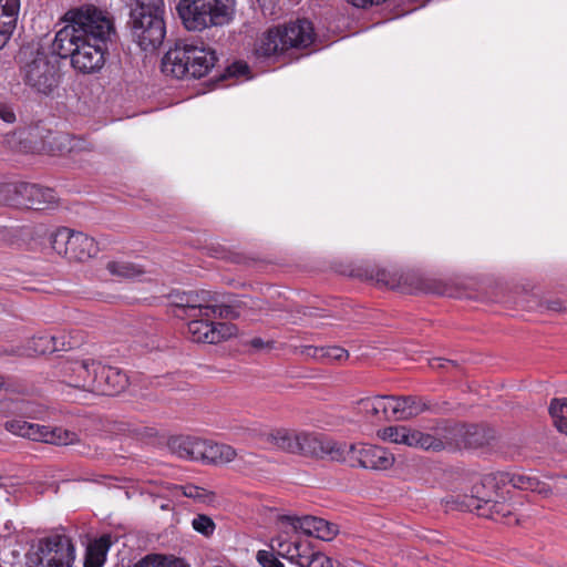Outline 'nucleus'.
Listing matches in <instances>:
<instances>
[{"label":"nucleus","mask_w":567,"mask_h":567,"mask_svg":"<svg viewBox=\"0 0 567 567\" xmlns=\"http://www.w3.org/2000/svg\"><path fill=\"white\" fill-rule=\"evenodd\" d=\"M216 61V52L203 43L177 42L163 56L162 71L176 79H199L208 74Z\"/></svg>","instance_id":"7ed1b4c3"},{"label":"nucleus","mask_w":567,"mask_h":567,"mask_svg":"<svg viewBox=\"0 0 567 567\" xmlns=\"http://www.w3.org/2000/svg\"><path fill=\"white\" fill-rule=\"evenodd\" d=\"M313 42V27L308 20H298L265 31L255 43L257 58H278L289 49L307 48Z\"/></svg>","instance_id":"20e7f679"},{"label":"nucleus","mask_w":567,"mask_h":567,"mask_svg":"<svg viewBox=\"0 0 567 567\" xmlns=\"http://www.w3.org/2000/svg\"><path fill=\"white\" fill-rule=\"evenodd\" d=\"M93 384L91 392L102 395H115L122 392L128 379L126 374L118 368L104 365L101 362L93 363Z\"/></svg>","instance_id":"ddd939ff"},{"label":"nucleus","mask_w":567,"mask_h":567,"mask_svg":"<svg viewBox=\"0 0 567 567\" xmlns=\"http://www.w3.org/2000/svg\"><path fill=\"white\" fill-rule=\"evenodd\" d=\"M25 439L49 444L69 445L75 443L78 436L74 432L61 427L50 429L45 425L29 422Z\"/></svg>","instance_id":"f3484780"},{"label":"nucleus","mask_w":567,"mask_h":567,"mask_svg":"<svg viewBox=\"0 0 567 567\" xmlns=\"http://www.w3.org/2000/svg\"><path fill=\"white\" fill-rule=\"evenodd\" d=\"M175 305V315L188 320L187 334L193 342L216 344L237 332L234 324L214 320L227 317L230 309L209 291L183 293Z\"/></svg>","instance_id":"f03ea898"},{"label":"nucleus","mask_w":567,"mask_h":567,"mask_svg":"<svg viewBox=\"0 0 567 567\" xmlns=\"http://www.w3.org/2000/svg\"><path fill=\"white\" fill-rule=\"evenodd\" d=\"M342 444L320 434L299 432L297 453L316 456L329 455L331 458L339 461L342 456Z\"/></svg>","instance_id":"4468645a"},{"label":"nucleus","mask_w":567,"mask_h":567,"mask_svg":"<svg viewBox=\"0 0 567 567\" xmlns=\"http://www.w3.org/2000/svg\"><path fill=\"white\" fill-rule=\"evenodd\" d=\"M105 269L118 279H135L144 274L140 265L125 259H113L105 262Z\"/></svg>","instance_id":"a878e982"},{"label":"nucleus","mask_w":567,"mask_h":567,"mask_svg":"<svg viewBox=\"0 0 567 567\" xmlns=\"http://www.w3.org/2000/svg\"><path fill=\"white\" fill-rule=\"evenodd\" d=\"M420 449L426 450V451H442L443 444L440 439H436L434 433H423L419 432V440H417V446Z\"/></svg>","instance_id":"58836bf2"},{"label":"nucleus","mask_w":567,"mask_h":567,"mask_svg":"<svg viewBox=\"0 0 567 567\" xmlns=\"http://www.w3.org/2000/svg\"><path fill=\"white\" fill-rule=\"evenodd\" d=\"M316 524H318V517L315 516L279 515L277 518L278 535H282L287 539H301L298 535L299 532L311 536Z\"/></svg>","instance_id":"a211bd4d"},{"label":"nucleus","mask_w":567,"mask_h":567,"mask_svg":"<svg viewBox=\"0 0 567 567\" xmlns=\"http://www.w3.org/2000/svg\"><path fill=\"white\" fill-rule=\"evenodd\" d=\"M75 547L63 533H52L40 538L28 554V564L34 567H72Z\"/></svg>","instance_id":"6e6552de"},{"label":"nucleus","mask_w":567,"mask_h":567,"mask_svg":"<svg viewBox=\"0 0 567 567\" xmlns=\"http://www.w3.org/2000/svg\"><path fill=\"white\" fill-rule=\"evenodd\" d=\"M0 118L6 123H13L16 121V114L10 106L0 105Z\"/></svg>","instance_id":"09e8293b"},{"label":"nucleus","mask_w":567,"mask_h":567,"mask_svg":"<svg viewBox=\"0 0 567 567\" xmlns=\"http://www.w3.org/2000/svg\"><path fill=\"white\" fill-rule=\"evenodd\" d=\"M202 439L195 436H174L168 441L169 451L181 458L198 461Z\"/></svg>","instance_id":"4be33fe9"},{"label":"nucleus","mask_w":567,"mask_h":567,"mask_svg":"<svg viewBox=\"0 0 567 567\" xmlns=\"http://www.w3.org/2000/svg\"><path fill=\"white\" fill-rule=\"evenodd\" d=\"M95 360H75L65 361L62 364L61 372L63 382L70 386L90 391L93 384V363Z\"/></svg>","instance_id":"2eb2a0df"},{"label":"nucleus","mask_w":567,"mask_h":567,"mask_svg":"<svg viewBox=\"0 0 567 567\" xmlns=\"http://www.w3.org/2000/svg\"><path fill=\"white\" fill-rule=\"evenodd\" d=\"M49 240L52 249L68 260L84 262L99 252V245L93 237L68 227L52 231Z\"/></svg>","instance_id":"1a4fd4ad"},{"label":"nucleus","mask_w":567,"mask_h":567,"mask_svg":"<svg viewBox=\"0 0 567 567\" xmlns=\"http://www.w3.org/2000/svg\"><path fill=\"white\" fill-rule=\"evenodd\" d=\"M375 280L378 284L395 289L401 287L402 276L388 269H379L375 274Z\"/></svg>","instance_id":"4c0bfd02"},{"label":"nucleus","mask_w":567,"mask_h":567,"mask_svg":"<svg viewBox=\"0 0 567 567\" xmlns=\"http://www.w3.org/2000/svg\"><path fill=\"white\" fill-rule=\"evenodd\" d=\"M178 14L189 31L229 24L236 13V0H181Z\"/></svg>","instance_id":"39448f33"},{"label":"nucleus","mask_w":567,"mask_h":567,"mask_svg":"<svg viewBox=\"0 0 567 567\" xmlns=\"http://www.w3.org/2000/svg\"><path fill=\"white\" fill-rule=\"evenodd\" d=\"M298 435L299 432L279 429L269 434V442L277 449L289 452H298Z\"/></svg>","instance_id":"bb28decb"},{"label":"nucleus","mask_w":567,"mask_h":567,"mask_svg":"<svg viewBox=\"0 0 567 567\" xmlns=\"http://www.w3.org/2000/svg\"><path fill=\"white\" fill-rule=\"evenodd\" d=\"M110 547L107 537H101L95 540L89 548L85 559V567H102L105 560L106 551Z\"/></svg>","instance_id":"7c9ffc66"},{"label":"nucleus","mask_w":567,"mask_h":567,"mask_svg":"<svg viewBox=\"0 0 567 567\" xmlns=\"http://www.w3.org/2000/svg\"><path fill=\"white\" fill-rule=\"evenodd\" d=\"M16 196L11 199L13 205L32 209H44L56 202V194L49 187L37 184L19 183L7 187Z\"/></svg>","instance_id":"f8f14e48"},{"label":"nucleus","mask_w":567,"mask_h":567,"mask_svg":"<svg viewBox=\"0 0 567 567\" xmlns=\"http://www.w3.org/2000/svg\"><path fill=\"white\" fill-rule=\"evenodd\" d=\"M419 430H414L408 426H403V433L401 443L403 445L410 446V447H416L417 446V440H419Z\"/></svg>","instance_id":"37998d69"},{"label":"nucleus","mask_w":567,"mask_h":567,"mask_svg":"<svg viewBox=\"0 0 567 567\" xmlns=\"http://www.w3.org/2000/svg\"><path fill=\"white\" fill-rule=\"evenodd\" d=\"M2 378L0 377V414L8 416L10 414L25 413V404L22 401H14L8 398L7 391L2 389Z\"/></svg>","instance_id":"473e14b6"},{"label":"nucleus","mask_w":567,"mask_h":567,"mask_svg":"<svg viewBox=\"0 0 567 567\" xmlns=\"http://www.w3.org/2000/svg\"><path fill=\"white\" fill-rule=\"evenodd\" d=\"M349 3H351L355 8H369L372 6H379L386 0H347Z\"/></svg>","instance_id":"8fccbe9b"},{"label":"nucleus","mask_w":567,"mask_h":567,"mask_svg":"<svg viewBox=\"0 0 567 567\" xmlns=\"http://www.w3.org/2000/svg\"><path fill=\"white\" fill-rule=\"evenodd\" d=\"M547 309L551 311H561L563 305L559 300H553L547 302Z\"/></svg>","instance_id":"864d4df0"},{"label":"nucleus","mask_w":567,"mask_h":567,"mask_svg":"<svg viewBox=\"0 0 567 567\" xmlns=\"http://www.w3.org/2000/svg\"><path fill=\"white\" fill-rule=\"evenodd\" d=\"M257 560L262 567H285L274 553L267 550L258 551Z\"/></svg>","instance_id":"79ce46f5"},{"label":"nucleus","mask_w":567,"mask_h":567,"mask_svg":"<svg viewBox=\"0 0 567 567\" xmlns=\"http://www.w3.org/2000/svg\"><path fill=\"white\" fill-rule=\"evenodd\" d=\"M192 527L205 537L212 536L216 529L214 520L205 514L196 515L192 520Z\"/></svg>","instance_id":"c9c22d12"},{"label":"nucleus","mask_w":567,"mask_h":567,"mask_svg":"<svg viewBox=\"0 0 567 567\" xmlns=\"http://www.w3.org/2000/svg\"><path fill=\"white\" fill-rule=\"evenodd\" d=\"M56 140H59V143H60V147H59L60 152H63V151L71 152L80 143V140H78L75 137H69L66 135H59L56 137Z\"/></svg>","instance_id":"a18cd8bd"},{"label":"nucleus","mask_w":567,"mask_h":567,"mask_svg":"<svg viewBox=\"0 0 567 567\" xmlns=\"http://www.w3.org/2000/svg\"><path fill=\"white\" fill-rule=\"evenodd\" d=\"M349 358V352L338 346L322 347V363L342 362Z\"/></svg>","instance_id":"e433bc0d"},{"label":"nucleus","mask_w":567,"mask_h":567,"mask_svg":"<svg viewBox=\"0 0 567 567\" xmlns=\"http://www.w3.org/2000/svg\"><path fill=\"white\" fill-rule=\"evenodd\" d=\"M73 343L66 341L64 337L51 336V334H39L33 337L28 342L27 353L31 354H47L55 351H63L71 349Z\"/></svg>","instance_id":"412c9836"},{"label":"nucleus","mask_w":567,"mask_h":567,"mask_svg":"<svg viewBox=\"0 0 567 567\" xmlns=\"http://www.w3.org/2000/svg\"><path fill=\"white\" fill-rule=\"evenodd\" d=\"M28 425L29 422L24 420H10L6 422L4 427L14 435L27 437Z\"/></svg>","instance_id":"a19ab883"},{"label":"nucleus","mask_w":567,"mask_h":567,"mask_svg":"<svg viewBox=\"0 0 567 567\" xmlns=\"http://www.w3.org/2000/svg\"><path fill=\"white\" fill-rule=\"evenodd\" d=\"M475 508L478 515L489 517L496 522L505 520L511 524V506L506 503L494 502L491 499H478Z\"/></svg>","instance_id":"393cba45"},{"label":"nucleus","mask_w":567,"mask_h":567,"mask_svg":"<svg viewBox=\"0 0 567 567\" xmlns=\"http://www.w3.org/2000/svg\"><path fill=\"white\" fill-rule=\"evenodd\" d=\"M64 22L55 33L53 52L62 59L70 58L81 73L99 72L105 63L106 44L115 32L109 13L86 6L68 11Z\"/></svg>","instance_id":"f257e3e1"},{"label":"nucleus","mask_w":567,"mask_h":567,"mask_svg":"<svg viewBox=\"0 0 567 567\" xmlns=\"http://www.w3.org/2000/svg\"><path fill=\"white\" fill-rule=\"evenodd\" d=\"M465 432L464 425L444 423L437 425L433 433L443 444V450L447 447H461L460 437Z\"/></svg>","instance_id":"cd10ccee"},{"label":"nucleus","mask_w":567,"mask_h":567,"mask_svg":"<svg viewBox=\"0 0 567 567\" xmlns=\"http://www.w3.org/2000/svg\"><path fill=\"white\" fill-rule=\"evenodd\" d=\"M249 343L255 349H264L270 346V342H266L261 338H254Z\"/></svg>","instance_id":"603ef678"},{"label":"nucleus","mask_w":567,"mask_h":567,"mask_svg":"<svg viewBox=\"0 0 567 567\" xmlns=\"http://www.w3.org/2000/svg\"><path fill=\"white\" fill-rule=\"evenodd\" d=\"M342 456L339 461L357 462L363 468L385 471L394 464V456L382 446L370 444H348L341 446Z\"/></svg>","instance_id":"9b49d317"},{"label":"nucleus","mask_w":567,"mask_h":567,"mask_svg":"<svg viewBox=\"0 0 567 567\" xmlns=\"http://www.w3.org/2000/svg\"><path fill=\"white\" fill-rule=\"evenodd\" d=\"M385 398V403H383L385 405V409L382 410V413L385 415V416H392L393 417V405H392V402L396 400V396H392V395H383Z\"/></svg>","instance_id":"3c124183"},{"label":"nucleus","mask_w":567,"mask_h":567,"mask_svg":"<svg viewBox=\"0 0 567 567\" xmlns=\"http://www.w3.org/2000/svg\"><path fill=\"white\" fill-rule=\"evenodd\" d=\"M385 398L375 395L372 398H364L358 402L359 410L368 415H379L385 409Z\"/></svg>","instance_id":"f704fd0d"},{"label":"nucleus","mask_w":567,"mask_h":567,"mask_svg":"<svg viewBox=\"0 0 567 567\" xmlns=\"http://www.w3.org/2000/svg\"><path fill=\"white\" fill-rule=\"evenodd\" d=\"M169 493L175 498L187 497L200 504H209L215 498L213 492L194 484L173 485Z\"/></svg>","instance_id":"b1692460"},{"label":"nucleus","mask_w":567,"mask_h":567,"mask_svg":"<svg viewBox=\"0 0 567 567\" xmlns=\"http://www.w3.org/2000/svg\"><path fill=\"white\" fill-rule=\"evenodd\" d=\"M464 431L460 437L461 447L477 449L488 444L492 437L483 427L477 425H464Z\"/></svg>","instance_id":"c85d7f7f"},{"label":"nucleus","mask_w":567,"mask_h":567,"mask_svg":"<svg viewBox=\"0 0 567 567\" xmlns=\"http://www.w3.org/2000/svg\"><path fill=\"white\" fill-rule=\"evenodd\" d=\"M404 425L388 426L379 431V436L383 441L400 444Z\"/></svg>","instance_id":"ea45409f"},{"label":"nucleus","mask_w":567,"mask_h":567,"mask_svg":"<svg viewBox=\"0 0 567 567\" xmlns=\"http://www.w3.org/2000/svg\"><path fill=\"white\" fill-rule=\"evenodd\" d=\"M430 365L434 370H441V369L449 370L450 367H452V368L455 367L453 361H450V360H446V359H442V358H434V359H432L430 361Z\"/></svg>","instance_id":"de8ad7c7"},{"label":"nucleus","mask_w":567,"mask_h":567,"mask_svg":"<svg viewBox=\"0 0 567 567\" xmlns=\"http://www.w3.org/2000/svg\"><path fill=\"white\" fill-rule=\"evenodd\" d=\"M227 71L233 76L245 75L248 72V65L244 62H235L228 68Z\"/></svg>","instance_id":"49530a36"},{"label":"nucleus","mask_w":567,"mask_h":567,"mask_svg":"<svg viewBox=\"0 0 567 567\" xmlns=\"http://www.w3.org/2000/svg\"><path fill=\"white\" fill-rule=\"evenodd\" d=\"M270 547L299 567H333L332 560L324 554L315 551L308 539H287L282 535H276L270 540Z\"/></svg>","instance_id":"9d476101"},{"label":"nucleus","mask_w":567,"mask_h":567,"mask_svg":"<svg viewBox=\"0 0 567 567\" xmlns=\"http://www.w3.org/2000/svg\"><path fill=\"white\" fill-rule=\"evenodd\" d=\"M339 533L336 524L318 517V524L315 525L311 536L324 542L332 540Z\"/></svg>","instance_id":"72a5a7b5"},{"label":"nucleus","mask_w":567,"mask_h":567,"mask_svg":"<svg viewBox=\"0 0 567 567\" xmlns=\"http://www.w3.org/2000/svg\"><path fill=\"white\" fill-rule=\"evenodd\" d=\"M300 353L306 358L322 362V347L303 346L300 349Z\"/></svg>","instance_id":"c03bdc74"},{"label":"nucleus","mask_w":567,"mask_h":567,"mask_svg":"<svg viewBox=\"0 0 567 567\" xmlns=\"http://www.w3.org/2000/svg\"><path fill=\"white\" fill-rule=\"evenodd\" d=\"M20 7L21 0H0V50L13 34Z\"/></svg>","instance_id":"6ab92c4d"},{"label":"nucleus","mask_w":567,"mask_h":567,"mask_svg":"<svg viewBox=\"0 0 567 567\" xmlns=\"http://www.w3.org/2000/svg\"><path fill=\"white\" fill-rule=\"evenodd\" d=\"M163 0H138L131 12L132 34L144 51L158 48L165 38Z\"/></svg>","instance_id":"0eeeda50"},{"label":"nucleus","mask_w":567,"mask_h":567,"mask_svg":"<svg viewBox=\"0 0 567 567\" xmlns=\"http://www.w3.org/2000/svg\"><path fill=\"white\" fill-rule=\"evenodd\" d=\"M20 75L27 86L38 94L51 95L59 86L58 68L49 55L34 47H23L18 55Z\"/></svg>","instance_id":"423d86ee"},{"label":"nucleus","mask_w":567,"mask_h":567,"mask_svg":"<svg viewBox=\"0 0 567 567\" xmlns=\"http://www.w3.org/2000/svg\"><path fill=\"white\" fill-rule=\"evenodd\" d=\"M493 481L502 483L503 485L511 484L518 489H529L545 496L550 493L548 484L540 482L536 476L527 473L498 472L495 475H486L484 477V484H491Z\"/></svg>","instance_id":"dca6fc26"},{"label":"nucleus","mask_w":567,"mask_h":567,"mask_svg":"<svg viewBox=\"0 0 567 567\" xmlns=\"http://www.w3.org/2000/svg\"><path fill=\"white\" fill-rule=\"evenodd\" d=\"M132 567H188L182 559L162 554H148Z\"/></svg>","instance_id":"c756f323"},{"label":"nucleus","mask_w":567,"mask_h":567,"mask_svg":"<svg viewBox=\"0 0 567 567\" xmlns=\"http://www.w3.org/2000/svg\"><path fill=\"white\" fill-rule=\"evenodd\" d=\"M198 461L212 464H225L235 460L236 451L227 444L203 440L199 444Z\"/></svg>","instance_id":"aec40b11"},{"label":"nucleus","mask_w":567,"mask_h":567,"mask_svg":"<svg viewBox=\"0 0 567 567\" xmlns=\"http://www.w3.org/2000/svg\"><path fill=\"white\" fill-rule=\"evenodd\" d=\"M567 398L554 399L549 405V414L555 427L567 435Z\"/></svg>","instance_id":"2f4dec72"},{"label":"nucleus","mask_w":567,"mask_h":567,"mask_svg":"<svg viewBox=\"0 0 567 567\" xmlns=\"http://www.w3.org/2000/svg\"><path fill=\"white\" fill-rule=\"evenodd\" d=\"M392 405L395 420L412 419L427 409L426 404L416 396H396Z\"/></svg>","instance_id":"5701e85b"}]
</instances>
